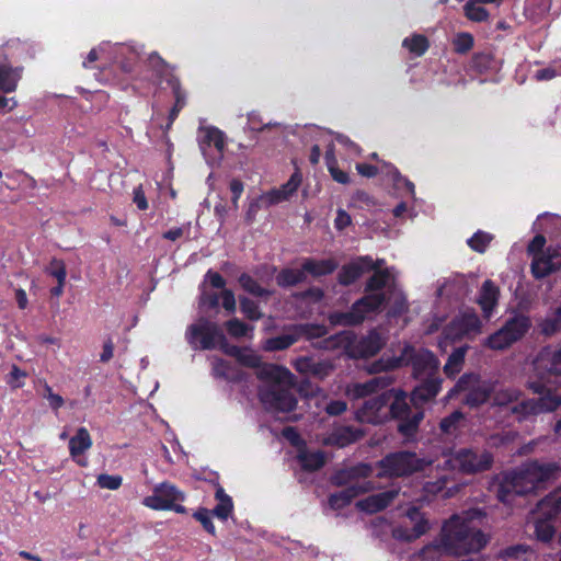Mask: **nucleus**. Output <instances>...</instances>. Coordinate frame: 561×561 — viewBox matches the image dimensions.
I'll use <instances>...</instances> for the list:
<instances>
[{"mask_svg":"<svg viewBox=\"0 0 561 561\" xmlns=\"http://www.w3.org/2000/svg\"><path fill=\"white\" fill-rule=\"evenodd\" d=\"M185 339L194 351L219 348L234 359L232 364L222 358H215L213 374L216 378L231 382V391H234L236 385L240 394L238 401L242 402V397L245 394V385L242 382L245 376V347L229 344L222 329L216 322L204 318L187 327Z\"/></svg>","mask_w":561,"mask_h":561,"instance_id":"nucleus-1","label":"nucleus"},{"mask_svg":"<svg viewBox=\"0 0 561 561\" xmlns=\"http://www.w3.org/2000/svg\"><path fill=\"white\" fill-rule=\"evenodd\" d=\"M254 369L257 379L264 382L259 388V399L263 407L273 413L289 414L288 421L297 422L301 414L296 413L298 400L293 392L297 386L295 375L286 367L260 363L253 354H248V368Z\"/></svg>","mask_w":561,"mask_h":561,"instance_id":"nucleus-2","label":"nucleus"},{"mask_svg":"<svg viewBox=\"0 0 561 561\" xmlns=\"http://www.w3.org/2000/svg\"><path fill=\"white\" fill-rule=\"evenodd\" d=\"M486 513L481 508H470L450 516L444 524L437 545L447 554L461 556L479 552L485 547L489 538L481 531Z\"/></svg>","mask_w":561,"mask_h":561,"instance_id":"nucleus-3","label":"nucleus"},{"mask_svg":"<svg viewBox=\"0 0 561 561\" xmlns=\"http://www.w3.org/2000/svg\"><path fill=\"white\" fill-rule=\"evenodd\" d=\"M492 405L503 409L507 415L517 422L534 420L542 413H550L561 407V394L548 391L539 398H526L523 391L515 387H495L493 385Z\"/></svg>","mask_w":561,"mask_h":561,"instance_id":"nucleus-4","label":"nucleus"},{"mask_svg":"<svg viewBox=\"0 0 561 561\" xmlns=\"http://www.w3.org/2000/svg\"><path fill=\"white\" fill-rule=\"evenodd\" d=\"M560 467L556 462L530 461L506 474L499 486L497 497L511 504L515 495H527L541 490L556 479Z\"/></svg>","mask_w":561,"mask_h":561,"instance_id":"nucleus-5","label":"nucleus"},{"mask_svg":"<svg viewBox=\"0 0 561 561\" xmlns=\"http://www.w3.org/2000/svg\"><path fill=\"white\" fill-rule=\"evenodd\" d=\"M533 378L528 388L540 397L561 387V348L548 346L537 354L533 362Z\"/></svg>","mask_w":561,"mask_h":561,"instance_id":"nucleus-6","label":"nucleus"},{"mask_svg":"<svg viewBox=\"0 0 561 561\" xmlns=\"http://www.w3.org/2000/svg\"><path fill=\"white\" fill-rule=\"evenodd\" d=\"M387 342V337L377 330H371L367 335L355 342L354 334L348 331L331 335L317 345V347L333 351L345 348L352 357H369L376 355Z\"/></svg>","mask_w":561,"mask_h":561,"instance_id":"nucleus-7","label":"nucleus"},{"mask_svg":"<svg viewBox=\"0 0 561 561\" xmlns=\"http://www.w3.org/2000/svg\"><path fill=\"white\" fill-rule=\"evenodd\" d=\"M433 463L432 459L421 458L412 451L390 453L378 461V477L380 478H401L415 472L423 471Z\"/></svg>","mask_w":561,"mask_h":561,"instance_id":"nucleus-8","label":"nucleus"},{"mask_svg":"<svg viewBox=\"0 0 561 561\" xmlns=\"http://www.w3.org/2000/svg\"><path fill=\"white\" fill-rule=\"evenodd\" d=\"M493 382L483 380L477 374L470 373L462 375L449 391L453 398L458 393H463L462 403L471 409L484 404L492 396Z\"/></svg>","mask_w":561,"mask_h":561,"instance_id":"nucleus-9","label":"nucleus"},{"mask_svg":"<svg viewBox=\"0 0 561 561\" xmlns=\"http://www.w3.org/2000/svg\"><path fill=\"white\" fill-rule=\"evenodd\" d=\"M494 462L493 454L486 448L465 447L455 451L449 458L453 469L466 474L488 471Z\"/></svg>","mask_w":561,"mask_h":561,"instance_id":"nucleus-10","label":"nucleus"},{"mask_svg":"<svg viewBox=\"0 0 561 561\" xmlns=\"http://www.w3.org/2000/svg\"><path fill=\"white\" fill-rule=\"evenodd\" d=\"M530 327L531 321L529 317L516 313L507 319L501 329L488 337L486 346L496 351L507 348L520 340Z\"/></svg>","mask_w":561,"mask_h":561,"instance_id":"nucleus-11","label":"nucleus"},{"mask_svg":"<svg viewBox=\"0 0 561 561\" xmlns=\"http://www.w3.org/2000/svg\"><path fill=\"white\" fill-rule=\"evenodd\" d=\"M185 494L176 485L170 482L157 484L152 494L142 500V504L153 511H173L178 514H185L186 508L181 504Z\"/></svg>","mask_w":561,"mask_h":561,"instance_id":"nucleus-12","label":"nucleus"},{"mask_svg":"<svg viewBox=\"0 0 561 561\" xmlns=\"http://www.w3.org/2000/svg\"><path fill=\"white\" fill-rule=\"evenodd\" d=\"M400 364L411 365L413 375L417 379L438 378L439 362L435 355L424 348L416 350L411 345L404 346L400 355Z\"/></svg>","mask_w":561,"mask_h":561,"instance_id":"nucleus-13","label":"nucleus"},{"mask_svg":"<svg viewBox=\"0 0 561 561\" xmlns=\"http://www.w3.org/2000/svg\"><path fill=\"white\" fill-rule=\"evenodd\" d=\"M392 392L385 391L381 394L366 400L357 411V419L363 423L379 424L388 419L387 404L391 400Z\"/></svg>","mask_w":561,"mask_h":561,"instance_id":"nucleus-14","label":"nucleus"},{"mask_svg":"<svg viewBox=\"0 0 561 561\" xmlns=\"http://www.w3.org/2000/svg\"><path fill=\"white\" fill-rule=\"evenodd\" d=\"M481 332V321L477 313L466 312L455 318L444 330L447 340H458Z\"/></svg>","mask_w":561,"mask_h":561,"instance_id":"nucleus-15","label":"nucleus"},{"mask_svg":"<svg viewBox=\"0 0 561 561\" xmlns=\"http://www.w3.org/2000/svg\"><path fill=\"white\" fill-rule=\"evenodd\" d=\"M561 267V252L554 248H548L545 252L537 253L533 257L531 273L536 278H543Z\"/></svg>","mask_w":561,"mask_h":561,"instance_id":"nucleus-16","label":"nucleus"},{"mask_svg":"<svg viewBox=\"0 0 561 561\" xmlns=\"http://www.w3.org/2000/svg\"><path fill=\"white\" fill-rule=\"evenodd\" d=\"M295 369L304 375H311L318 379H324L335 369L331 359H314L313 357L302 356L294 362Z\"/></svg>","mask_w":561,"mask_h":561,"instance_id":"nucleus-17","label":"nucleus"},{"mask_svg":"<svg viewBox=\"0 0 561 561\" xmlns=\"http://www.w3.org/2000/svg\"><path fill=\"white\" fill-rule=\"evenodd\" d=\"M374 489L375 485L371 481L354 483L337 493L331 494L329 497V504L333 510H341L348 505L356 496L370 492Z\"/></svg>","mask_w":561,"mask_h":561,"instance_id":"nucleus-18","label":"nucleus"},{"mask_svg":"<svg viewBox=\"0 0 561 561\" xmlns=\"http://www.w3.org/2000/svg\"><path fill=\"white\" fill-rule=\"evenodd\" d=\"M376 267L377 265L373 263L369 256H360L341 268L339 282L344 286H348L356 282L364 273L370 272V270Z\"/></svg>","mask_w":561,"mask_h":561,"instance_id":"nucleus-19","label":"nucleus"},{"mask_svg":"<svg viewBox=\"0 0 561 561\" xmlns=\"http://www.w3.org/2000/svg\"><path fill=\"white\" fill-rule=\"evenodd\" d=\"M393 381V377L388 374L382 376H376L366 382L355 383L352 387H348L347 394L353 399L364 398L378 390L386 389Z\"/></svg>","mask_w":561,"mask_h":561,"instance_id":"nucleus-20","label":"nucleus"},{"mask_svg":"<svg viewBox=\"0 0 561 561\" xmlns=\"http://www.w3.org/2000/svg\"><path fill=\"white\" fill-rule=\"evenodd\" d=\"M373 470L369 465L360 463L351 468L337 471L331 481L336 486H350L354 483H362L359 479H365L371 474Z\"/></svg>","mask_w":561,"mask_h":561,"instance_id":"nucleus-21","label":"nucleus"},{"mask_svg":"<svg viewBox=\"0 0 561 561\" xmlns=\"http://www.w3.org/2000/svg\"><path fill=\"white\" fill-rule=\"evenodd\" d=\"M387 296L383 293H367L364 297L353 304L354 312L359 317L362 323L369 313L377 312L383 306Z\"/></svg>","mask_w":561,"mask_h":561,"instance_id":"nucleus-22","label":"nucleus"},{"mask_svg":"<svg viewBox=\"0 0 561 561\" xmlns=\"http://www.w3.org/2000/svg\"><path fill=\"white\" fill-rule=\"evenodd\" d=\"M387 296L383 293H367L364 297L353 304L354 312L359 317L362 323L369 313L377 312L383 306Z\"/></svg>","mask_w":561,"mask_h":561,"instance_id":"nucleus-23","label":"nucleus"},{"mask_svg":"<svg viewBox=\"0 0 561 561\" xmlns=\"http://www.w3.org/2000/svg\"><path fill=\"white\" fill-rule=\"evenodd\" d=\"M499 298L500 288L491 279L484 280L477 298L484 318L489 319L492 316L494 308L497 306Z\"/></svg>","mask_w":561,"mask_h":561,"instance_id":"nucleus-24","label":"nucleus"},{"mask_svg":"<svg viewBox=\"0 0 561 561\" xmlns=\"http://www.w3.org/2000/svg\"><path fill=\"white\" fill-rule=\"evenodd\" d=\"M398 490H388L369 495L356 503V507L363 512L374 514L386 508L398 496Z\"/></svg>","mask_w":561,"mask_h":561,"instance_id":"nucleus-25","label":"nucleus"},{"mask_svg":"<svg viewBox=\"0 0 561 561\" xmlns=\"http://www.w3.org/2000/svg\"><path fill=\"white\" fill-rule=\"evenodd\" d=\"M422 382L414 388L411 394V401L420 408L424 403L434 399L440 390V378H422Z\"/></svg>","mask_w":561,"mask_h":561,"instance_id":"nucleus-26","label":"nucleus"},{"mask_svg":"<svg viewBox=\"0 0 561 561\" xmlns=\"http://www.w3.org/2000/svg\"><path fill=\"white\" fill-rule=\"evenodd\" d=\"M168 85L172 90V94L174 96V104L168 115V127H170L178 118L180 112L186 106L187 93L183 89L179 77H171L168 80Z\"/></svg>","mask_w":561,"mask_h":561,"instance_id":"nucleus-27","label":"nucleus"},{"mask_svg":"<svg viewBox=\"0 0 561 561\" xmlns=\"http://www.w3.org/2000/svg\"><path fill=\"white\" fill-rule=\"evenodd\" d=\"M248 294L260 299L259 302H254L248 298V309H247L248 319L249 320H257L262 317L260 302L262 300H266L270 297L271 291L263 288L262 286H260L259 284H256L255 282L251 280L248 277Z\"/></svg>","mask_w":561,"mask_h":561,"instance_id":"nucleus-28","label":"nucleus"},{"mask_svg":"<svg viewBox=\"0 0 561 561\" xmlns=\"http://www.w3.org/2000/svg\"><path fill=\"white\" fill-rule=\"evenodd\" d=\"M362 432L358 430H354L350 426H343L333 431L324 439V444L342 448L356 442L362 437Z\"/></svg>","mask_w":561,"mask_h":561,"instance_id":"nucleus-29","label":"nucleus"},{"mask_svg":"<svg viewBox=\"0 0 561 561\" xmlns=\"http://www.w3.org/2000/svg\"><path fill=\"white\" fill-rule=\"evenodd\" d=\"M147 66L152 71L156 80L161 83L165 82L168 84V80L171 77H176L173 72V67H171L158 53H151L147 59Z\"/></svg>","mask_w":561,"mask_h":561,"instance_id":"nucleus-30","label":"nucleus"},{"mask_svg":"<svg viewBox=\"0 0 561 561\" xmlns=\"http://www.w3.org/2000/svg\"><path fill=\"white\" fill-rule=\"evenodd\" d=\"M393 282V276L388 268L383 271H376L368 278L365 286V291L370 294L380 293L381 289L387 288L388 291L390 293V290L394 288Z\"/></svg>","mask_w":561,"mask_h":561,"instance_id":"nucleus-31","label":"nucleus"},{"mask_svg":"<svg viewBox=\"0 0 561 561\" xmlns=\"http://www.w3.org/2000/svg\"><path fill=\"white\" fill-rule=\"evenodd\" d=\"M337 265V262L333 259L319 261L313 259H306L302 262V268L305 270V273L311 274L314 277L331 274L336 270Z\"/></svg>","mask_w":561,"mask_h":561,"instance_id":"nucleus-32","label":"nucleus"},{"mask_svg":"<svg viewBox=\"0 0 561 561\" xmlns=\"http://www.w3.org/2000/svg\"><path fill=\"white\" fill-rule=\"evenodd\" d=\"M299 341L295 325H291L285 330L280 335L267 339L265 341V350L267 351H283L290 347Z\"/></svg>","mask_w":561,"mask_h":561,"instance_id":"nucleus-33","label":"nucleus"},{"mask_svg":"<svg viewBox=\"0 0 561 561\" xmlns=\"http://www.w3.org/2000/svg\"><path fill=\"white\" fill-rule=\"evenodd\" d=\"M92 446V438L85 427H79L75 436L69 440L70 456L76 459L83 455Z\"/></svg>","mask_w":561,"mask_h":561,"instance_id":"nucleus-34","label":"nucleus"},{"mask_svg":"<svg viewBox=\"0 0 561 561\" xmlns=\"http://www.w3.org/2000/svg\"><path fill=\"white\" fill-rule=\"evenodd\" d=\"M300 183L301 175L297 172L294 173L284 185L268 193L267 197L270 203L276 204L283 201H287L297 191Z\"/></svg>","mask_w":561,"mask_h":561,"instance_id":"nucleus-35","label":"nucleus"},{"mask_svg":"<svg viewBox=\"0 0 561 561\" xmlns=\"http://www.w3.org/2000/svg\"><path fill=\"white\" fill-rule=\"evenodd\" d=\"M463 422L465 414L461 411L456 410L440 420L439 431L447 437H456L463 426Z\"/></svg>","mask_w":561,"mask_h":561,"instance_id":"nucleus-36","label":"nucleus"},{"mask_svg":"<svg viewBox=\"0 0 561 561\" xmlns=\"http://www.w3.org/2000/svg\"><path fill=\"white\" fill-rule=\"evenodd\" d=\"M538 512L547 518H552L561 513V488L554 490L537 504Z\"/></svg>","mask_w":561,"mask_h":561,"instance_id":"nucleus-37","label":"nucleus"},{"mask_svg":"<svg viewBox=\"0 0 561 561\" xmlns=\"http://www.w3.org/2000/svg\"><path fill=\"white\" fill-rule=\"evenodd\" d=\"M203 136L199 141L201 148L204 150L206 147H215L219 153L225 149V134L217 127H206L201 129Z\"/></svg>","mask_w":561,"mask_h":561,"instance_id":"nucleus-38","label":"nucleus"},{"mask_svg":"<svg viewBox=\"0 0 561 561\" xmlns=\"http://www.w3.org/2000/svg\"><path fill=\"white\" fill-rule=\"evenodd\" d=\"M388 392H392V402L390 403V408L388 411V415L390 414L394 419H404L410 416L411 410L409 404L407 403V396L403 391L400 390H389Z\"/></svg>","mask_w":561,"mask_h":561,"instance_id":"nucleus-39","label":"nucleus"},{"mask_svg":"<svg viewBox=\"0 0 561 561\" xmlns=\"http://www.w3.org/2000/svg\"><path fill=\"white\" fill-rule=\"evenodd\" d=\"M297 459L300 466L308 471L319 470L325 463V455L321 450H300L298 453Z\"/></svg>","mask_w":561,"mask_h":561,"instance_id":"nucleus-40","label":"nucleus"},{"mask_svg":"<svg viewBox=\"0 0 561 561\" xmlns=\"http://www.w3.org/2000/svg\"><path fill=\"white\" fill-rule=\"evenodd\" d=\"M531 515L537 538L541 541H549L554 534V528L549 523L551 518H547L545 515L539 513L537 507L531 512Z\"/></svg>","mask_w":561,"mask_h":561,"instance_id":"nucleus-41","label":"nucleus"},{"mask_svg":"<svg viewBox=\"0 0 561 561\" xmlns=\"http://www.w3.org/2000/svg\"><path fill=\"white\" fill-rule=\"evenodd\" d=\"M215 499L218 501V504L210 511L219 519L226 520L233 510L232 499L226 494L222 486L217 488Z\"/></svg>","mask_w":561,"mask_h":561,"instance_id":"nucleus-42","label":"nucleus"},{"mask_svg":"<svg viewBox=\"0 0 561 561\" xmlns=\"http://www.w3.org/2000/svg\"><path fill=\"white\" fill-rule=\"evenodd\" d=\"M539 331L545 336H551L561 330V305L552 310L538 324Z\"/></svg>","mask_w":561,"mask_h":561,"instance_id":"nucleus-43","label":"nucleus"},{"mask_svg":"<svg viewBox=\"0 0 561 561\" xmlns=\"http://www.w3.org/2000/svg\"><path fill=\"white\" fill-rule=\"evenodd\" d=\"M19 79L20 75L16 69H13L8 65L0 64V90L5 93L13 92L16 89Z\"/></svg>","mask_w":561,"mask_h":561,"instance_id":"nucleus-44","label":"nucleus"},{"mask_svg":"<svg viewBox=\"0 0 561 561\" xmlns=\"http://www.w3.org/2000/svg\"><path fill=\"white\" fill-rule=\"evenodd\" d=\"M531 554V549L527 545H514L497 552L496 558L501 560L526 561Z\"/></svg>","mask_w":561,"mask_h":561,"instance_id":"nucleus-45","label":"nucleus"},{"mask_svg":"<svg viewBox=\"0 0 561 561\" xmlns=\"http://www.w3.org/2000/svg\"><path fill=\"white\" fill-rule=\"evenodd\" d=\"M387 299L390 304V316L398 317L408 311L409 305L407 301V297L401 290L397 289L396 287L390 290L389 297Z\"/></svg>","mask_w":561,"mask_h":561,"instance_id":"nucleus-46","label":"nucleus"},{"mask_svg":"<svg viewBox=\"0 0 561 561\" xmlns=\"http://www.w3.org/2000/svg\"><path fill=\"white\" fill-rule=\"evenodd\" d=\"M301 398L306 400H316V404L319 405L320 401H324L327 399L325 392L317 385H313L309 380H304L299 383L297 388Z\"/></svg>","mask_w":561,"mask_h":561,"instance_id":"nucleus-47","label":"nucleus"},{"mask_svg":"<svg viewBox=\"0 0 561 561\" xmlns=\"http://www.w3.org/2000/svg\"><path fill=\"white\" fill-rule=\"evenodd\" d=\"M423 417L424 412L419 410L413 415L401 419L398 425V431L408 438L414 436Z\"/></svg>","mask_w":561,"mask_h":561,"instance_id":"nucleus-48","label":"nucleus"},{"mask_svg":"<svg viewBox=\"0 0 561 561\" xmlns=\"http://www.w3.org/2000/svg\"><path fill=\"white\" fill-rule=\"evenodd\" d=\"M427 529V522L422 519L414 525L412 531H408L401 527L393 529V537L405 541H412L425 534Z\"/></svg>","mask_w":561,"mask_h":561,"instance_id":"nucleus-49","label":"nucleus"},{"mask_svg":"<svg viewBox=\"0 0 561 561\" xmlns=\"http://www.w3.org/2000/svg\"><path fill=\"white\" fill-rule=\"evenodd\" d=\"M277 284L283 287L294 286L306 279L305 270H284L277 275Z\"/></svg>","mask_w":561,"mask_h":561,"instance_id":"nucleus-50","label":"nucleus"},{"mask_svg":"<svg viewBox=\"0 0 561 561\" xmlns=\"http://www.w3.org/2000/svg\"><path fill=\"white\" fill-rule=\"evenodd\" d=\"M466 350V347H458L450 354L444 366V371L447 376L451 377L460 371L465 360Z\"/></svg>","mask_w":561,"mask_h":561,"instance_id":"nucleus-51","label":"nucleus"},{"mask_svg":"<svg viewBox=\"0 0 561 561\" xmlns=\"http://www.w3.org/2000/svg\"><path fill=\"white\" fill-rule=\"evenodd\" d=\"M296 332L299 340L306 337L307 340L319 339L328 334V329L319 324H295Z\"/></svg>","mask_w":561,"mask_h":561,"instance_id":"nucleus-52","label":"nucleus"},{"mask_svg":"<svg viewBox=\"0 0 561 561\" xmlns=\"http://www.w3.org/2000/svg\"><path fill=\"white\" fill-rule=\"evenodd\" d=\"M402 45L411 54H414L415 56H422L428 48V41L424 35L415 34L411 37H407Z\"/></svg>","mask_w":561,"mask_h":561,"instance_id":"nucleus-53","label":"nucleus"},{"mask_svg":"<svg viewBox=\"0 0 561 561\" xmlns=\"http://www.w3.org/2000/svg\"><path fill=\"white\" fill-rule=\"evenodd\" d=\"M330 323L332 325H344V327H353L360 324L357 317L354 312V307H351V310L347 312H332L328 317Z\"/></svg>","mask_w":561,"mask_h":561,"instance_id":"nucleus-54","label":"nucleus"},{"mask_svg":"<svg viewBox=\"0 0 561 561\" xmlns=\"http://www.w3.org/2000/svg\"><path fill=\"white\" fill-rule=\"evenodd\" d=\"M477 3L479 2L474 0H469L465 4L463 10L466 16L474 22L486 21L489 18V12L484 8L477 5Z\"/></svg>","mask_w":561,"mask_h":561,"instance_id":"nucleus-55","label":"nucleus"},{"mask_svg":"<svg viewBox=\"0 0 561 561\" xmlns=\"http://www.w3.org/2000/svg\"><path fill=\"white\" fill-rule=\"evenodd\" d=\"M27 373L18 365H12L10 373L5 376V382L11 389L24 387Z\"/></svg>","mask_w":561,"mask_h":561,"instance_id":"nucleus-56","label":"nucleus"},{"mask_svg":"<svg viewBox=\"0 0 561 561\" xmlns=\"http://www.w3.org/2000/svg\"><path fill=\"white\" fill-rule=\"evenodd\" d=\"M398 367H401L400 356L399 357H391V358H383L382 357V358L374 362L371 365H369L367 370H368L369 374H378V373H381V371L392 370V369H396Z\"/></svg>","mask_w":561,"mask_h":561,"instance_id":"nucleus-57","label":"nucleus"},{"mask_svg":"<svg viewBox=\"0 0 561 561\" xmlns=\"http://www.w3.org/2000/svg\"><path fill=\"white\" fill-rule=\"evenodd\" d=\"M45 273L57 279V283H66L67 270L65 262L54 257L45 268Z\"/></svg>","mask_w":561,"mask_h":561,"instance_id":"nucleus-58","label":"nucleus"},{"mask_svg":"<svg viewBox=\"0 0 561 561\" xmlns=\"http://www.w3.org/2000/svg\"><path fill=\"white\" fill-rule=\"evenodd\" d=\"M213 512L205 507H199L196 512H194L193 517L199 522L203 526V528L210 535L216 534V528L213 523Z\"/></svg>","mask_w":561,"mask_h":561,"instance_id":"nucleus-59","label":"nucleus"},{"mask_svg":"<svg viewBox=\"0 0 561 561\" xmlns=\"http://www.w3.org/2000/svg\"><path fill=\"white\" fill-rule=\"evenodd\" d=\"M493 237L484 231L476 232L469 240L468 245L479 253H483L492 241Z\"/></svg>","mask_w":561,"mask_h":561,"instance_id":"nucleus-60","label":"nucleus"},{"mask_svg":"<svg viewBox=\"0 0 561 561\" xmlns=\"http://www.w3.org/2000/svg\"><path fill=\"white\" fill-rule=\"evenodd\" d=\"M123 478L119 474L101 473L96 478V484L101 489L115 491L121 488Z\"/></svg>","mask_w":561,"mask_h":561,"instance_id":"nucleus-61","label":"nucleus"},{"mask_svg":"<svg viewBox=\"0 0 561 561\" xmlns=\"http://www.w3.org/2000/svg\"><path fill=\"white\" fill-rule=\"evenodd\" d=\"M473 46V37L469 33H460L454 39V49L458 54L468 53Z\"/></svg>","mask_w":561,"mask_h":561,"instance_id":"nucleus-62","label":"nucleus"},{"mask_svg":"<svg viewBox=\"0 0 561 561\" xmlns=\"http://www.w3.org/2000/svg\"><path fill=\"white\" fill-rule=\"evenodd\" d=\"M225 327H226L228 334L233 337L245 336V323L241 322L238 319L228 320L225 323Z\"/></svg>","mask_w":561,"mask_h":561,"instance_id":"nucleus-63","label":"nucleus"},{"mask_svg":"<svg viewBox=\"0 0 561 561\" xmlns=\"http://www.w3.org/2000/svg\"><path fill=\"white\" fill-rule=\"evenodd\" d=\"M191 222L183 225L182 227H174L162 233V238L170 241H176L182 238L185 233H190Z\"/></svg>","mask_w":561,"mask_h":561,"instance_id":"nucleus-64","label":"nucleus"}]
</instances>
